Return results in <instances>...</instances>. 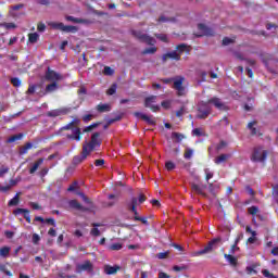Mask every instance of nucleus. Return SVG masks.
Wrapping results in <instances>:
<instances>
[{"instance_id": "obj_38", "label": "nucleus", "mask_w": 278, "mask_h": 278, "mask_svg": "<svg viewBox=\"0 0 278 278\" xmlns=\"http://www.w3.org/2000/svg\"><path fill=\"white\" fill-rule=\"evenodd\" d=\"M10 255V247H3L0 249V257H8Z\"/></svg>"}, {"instance_id": "obj_5", "label": "nucleus", "mask_w": 278, "mask_h": 278, "mask_svg": "<svg viewBox=\"0 0 278 278\" xmlns=\"http://www.w3.org/2000/svg\"><path fill=\"white\" fill-rule=\"evenodd\" d=\"M267 157H268V151L264 150V148L262 147H255L253 149L250 160L251 162H261L262 164H264Z\"/></svg>"}, {"instance_id": "obj_11", "label": "nucleus", "mask_w": 278, "mask_h": 278, "mask_svg": "<svg viewBox=\"0 0 278 278\" xmlns=\"http://www.w3.org/2000/svg\"><path fill=\"white\" fill-rule=\"evenodd\" d=\"M76 273H94V265L90 261H85L76 266Z\"/></svg>"}, {"instance_id": "obj_21", "label": "nucleus", "mask_w": 278, "mask_h": 278, "mask_svg": "<svg viewBox=\"0 0 278 278\" xmlns=\"http://www.w3.org/2000/svg\"><path fill=\"white\" fill-rule=\"evenodd\" d=\"M224 257L226 262H228V264H230V266H232L233 268L238 266V258L233 256V254H224Z\"/></svg>"}, {"instance_id": "obj_23", "label": "nucleus", "mask_w": 278, "mask_h": 278, "mask_svg": "<svg viewBox=\"0 0 278 278\" xmlns=\"http://www.w3.org/2000/svg\"><path fill=\"white\" fill-rule=\"evenodd\" d=\"M21 203V192H17L8 203L9 207H16Z\"/></svg>"}, {"instance_id": "obj_26", "label": "nucleus", "mask_w": 278, "mask_h": 278, "mask_svg": "<svg viewBox=\"0 0 278 278\" xmlns=\"http://www.w3.org/2000/svg\"><path fill=\"white\" fill-rule=\"evenodd\" d=\"M111 110H112V106H110V104L100 103L97 105V111L100 112L101 114H103V112H110Z\"/></svg>"}, {"instance_id": "obj_58", "label": "nucleus", "mask_w": 278, "mask_h": 278, "mask_svg": "<svg viewBox=\"0 0 278 278\" xmlns=\"http://www.w3.org/2000/svg\"><path fill=\"white\" fill-rule=\"evenodd\" d=\"M8 173H10V167L8 166H2L0 168V177H3V175H8Z\"/></svg>"}, {"instance_id": "obj_44", "label": "nucleus", "mask_w": 278, "mask_h": 278, "mask_svg": "<svg viewBox=\"0 0 278 278\" xmlns=\"http://www.w3.org/2000/svg\"><path fill=\"white\" fill-rule=\"evenodd\" d=\"M106 94L109 97H112V94H116V84H113L108 90H106Z\"/></svg>"}, {"instance_id": "obj_30", "label": "nucleus", "mask_w": 278, "mask_h": 278, "mask_svg": "<svg viewBox=\"0 0 278 278\" xmlns=\"http://www.w3.org/2000/svg\"><path fill=\"white\" fill-rule=\"evenodd\" d=\"M34 144L31 142H27L24 147L20 148V155H26V153L31 149Z\"/></svg>"}, {"instance_id": "obj_8", "label": "nucleus", "mask_w": 278, "mask_h": 278, "mask_svg": "<svg viewBox=\"0 0 278 278\" xmlns=\"http://www.w3.org/2000/svg\"><path fill=\"white\" fill-rule=\"evenodd\" d=\"M49 27L52 29H59V31H65V34H77V27L76 26H66L62 22H50Z\"/></svg>"}, {"instance_id": "obj_59", "label": "nucleus", "mask_w": 278, "mask_h": 278, "mask_svg": "<svg viewBox=\"0 0 278 278\" xmlns=\"http://www.w3.org/2000/svg\"><path fill=\"white\" fill-rule=\"evenodd\" d=\"M36 88H38V86H36V85H29V87H28L26 93H28V94H34V93L36 92Z\"/></svg>"}, {"instance_id": "obj_34", "label": "nucleus", "mask_w": 278, "mask_h": 278, "mask_svg": "<svg viewBox=\"0 0 278 278\" xmlns=\"http://www.w3.org/2000/svg\"><path fill=\"white\" fill-rule=\"evenodd\" d=\"M192 155H194V150L187 148L184 153L185 160H191Z\"/></svg>"}, {"instance_id": "obj_6", "label": "nucleus", "mask_w": 278, "mask_h": 278, "mask_svg": "<svg viewBox=\"0 0 278 278\" xmlns=\"http://www.w3.org/2000/svg\"><path fill=\"white\" fill-rule=\"evenodd\" d=\"M101 132H93L91 140L83 146V149H87L88 153H92L97 147H101Z\"/></svg>"}, {"instance_id": "obj_46", "label": "nucleus", "mask_w": 278, "mask_h": 278, "mask_svg": "<svg viewBox=\"0 0 278 278\" xmlns=\"http://www.w3.org/2000/svg\"><path fill=\"white\" fill-rule=\"evenodd\" d=\"M13 214H14V216H18V214H28V210L27 208H15L14 211H13Z\"/></svg>"}, {"instance_id": "obj_12", "label": "nucleus", "mask_w": 278, "mask_h": 278, "mask_svg": "<svg viewBox=\"0 0 278 278\" xmlns=\"http://www.w3.org/2000/svg\"><path fill=\"white\" fill-rule=\"evenodd\" d=\"M125 207L128 210V212H132L135 216H138V198L132 197L130 200L125 201Z\"/></svg>"}, {"instance_id": "obj_37", "label": "nucleus", "mask_w": 278, "mask_h": 278, "mask_svg": "<svg viewBox=\"0 0 278 278\" xmlns=\"http://www.w3.org/2000/svg\"><path fill=\"white\" fill-rule=\"evenodd\" d=\"M123 249V243H112L109 245V251H121Z\"/></svg>"}, {"instance_id": "obj_7", "label": "nucleus", "mask_w": 278, "mask_h": 278, "mask_svg": "<svg viewBox=\"0 0 278 278\" xmlns=\"http://www.w3.org/2000/svg\"><path fill=\"white\" fill-rule=\"evenodd\" d=\"M131 34L137 38V40H139V42H144L151 47H154L155 42H157L155 38L142 33L141 30H131Z\"/></svg>"}, {"instance_id": "obj_16", "label": "nucleus", "mask_w": 278, "mask_h": 278, "mask_svg": "<svg viewBox=\"0 0 278 278\" xmlns=\"http://www.w3.org/2000/svg\"><path fill=\"white\" fill-rule=\"evenodd\" d=\"M134 116H136L137 118H141L142 121H146L148 125H156V121L155 117H153V115L149 116L144 113L135 112Z\"/></svg>"}, {"instance_id": "obj_53", "label": "nucleus", "mask_w": 278, "mask_h": 278, "mask_svg": "<svg viewBox=\"0 0 278 278\" xmlns=\"http://www.w3.org/2000/svg\"><path fill=\"white\" fill-rule=\"evenodd\" d=\"M165 168L166 170H175V163H173L172 161H167L165 163Z\"/></svg>"}, {"instance_id": "obj_25", "label": "nucleus", "mask_w": 278, "mask_h": 278, "mask_svg": "<svg viewBox=\"0 0 278 278\" xmlns=\"http://www.w3.org/2000/svg\"><path fill=\"white\" fill-rule=\"evenodd\" d=\"M55 90H58V84L53 81L46 86V91L43 92V94H49V92H55Z\"/></svg>"}, {"instance_id": "obj_40", "label": "nucleus", "mask_w": 278, "mask_h": 278, "mask_svg": "<svg viewBox=\"0 0 278 278\" xmlns=\"http://www.w3.org/2000/svg\"><path fill=\"white\" fill-rule=\"evenodd\" d=\"M154 36L157 40H161V42H168V36L166 34H155Z\"/></svg>"}, {"instance_id": "obj_22", "label": "nucleus", "mask_w": 278, "mask_h": 278, "mask_svg": "<svg viewBox=\"0 0 278 278\" xmlns=\"http://www.w3.org/2000/svg\"><path fill=\"white\" fill-rule=\"evenodd\" d=\"M43 162H45V159H42V157L38 159V160L34 163V165L31 166V168L29 169V174H30V175H34V173H36V170H38V168H40V166H42Z\"/></svg>"}, {"instance_id": "obj_57", "label": "nucleus", "mask_w": 278, "mask_h": 278, "mask_svg": "<svg viewBox=\"0 0 278 278\" xmlns=\"http://www.w3.org/2000/svg\"><path fill=\"white\" fill-rule=\"evenodd\" d=\"M204 173H205V179L206 181H210V179H212L214 177V173L210 172L208 168L204 169Z\"/></svg>"}, {"instance_id": "obj_50", "label": "nucleus", "mask_w": 278, "mask_h": 278, "mask_svg": "<svg viewBox=\"0 0 278 278\" xmlns=\"http://www.w3.org/2000/svg\"><path fill=\"white\" fill-rule=\"evenodd\" d=\"M134 220L140 222L142 223V225H149V220L147 219V217L135 216Z\"/></svg>"}, {"instance_id": "obj_36", "label": "nucleus", "mask_w": 278, "mask_h": 278, "mask_svg": "<svg viewBox=\"0 0 278 278\" xmlns=\"http://www.w3.org/2000/svg\"><path fill=\"white\" fill-rule=\"evenodd\" d=\"M235 42H236V40L232 39V38H229V37H224L223 40H222L223 47H227L229 45H233Z\"/></svg>"}, {"instance_id": "obj_1", "label": "nucleus", "mask_w": 278, "mask_h": 278, "mask_svg": "<svg viewBox=\"0 0 278 278\" xmlns=\"http://www.w3.org/2000/svg\"><path fill=\"white\" fill-rule=\"evenodd\" d=\"M210 103L212 105H215L217 110H220L222 112H228L229 106L225 104L223 101H220V98L213 97L207 100V102H200L198 104V114L197 118H200L201 121H204L212 114V106H210Z\"/></svg>"}, {"instance_id": "obj_27", "label": "nucleus", "mask_w": 278, "mask_h": 278, "mask_svg": "<svg viewBox=\"0 0 278 278\" xmlns=\"http://www.w3.org/2000/svg\"><path fill=\"white\" fill-rule=\"evenodd\" d=\"M229 157H231V154H220L215 159V164H224Z\"/></svg>"}, {"instance_id": "obj_35", "label": "nucleus", "mask_w": 278, "mask_h": 278, "mask_svg": "<svg viewBox=\"0 0 278 278\" xmlns=\"http://www.w3.org/2000/svg\"><path fill=\"white\" fill-rule=\"evenodd\" d=\"M99 125H101V123H93V124L85 127L83 131H84V134H88V132L92 131V129H97V127Z\"/></svg>"}, {"instance_id": "obj_14", "label": "nucleus", "mask_w": 278, "mask_h": 278, "mask_svg": "<svg viewBox=\"0 0 278 278\" xmlns=\"http://www.w3.org/2000/svg\"><path fill=\"white\" fill-rule=\"evenodd\" d=\"M89 155H90V152H88V149L83 148L81 154L74 156L72 164L74 166H79V164H81Z\"/></svg>"}, {"instance_id": "obj_42", "label": "nucleus", "mask_w": 278, "mask_h": 278, "mask_svg": "<svg viewBox=\"0 0 278 278\" xmlns=\"http://www.w3.org/2000/svg\"><path fill=\"white\" fill-rule=\"evenodd\" d=\"M0 27H4L5 29H16V24L14 23H2Z\"/></svg>"}, {"instance_id": "obj_32", "label": "nucleus", "mask_w": 278, "mask_h": 278, "mask_svg": "<svg viewBox=\"0 0 278 278\" xmlns=\"http://www.w3.org/2000/svg\"><path fill=\"white\" fill-rule=\"evenodd\" d=\"M23 139V134H17L9 137L7 139L8 144H12V142H16V140H22Z\"/></svg>"}, {"instance_id": "obj_24", "label": "nucleus", "mask_w": 278, "mask_h": 278, "mask_svg": "<svg viewBox=\"0 0 278 278\" xmlns=\"http://www.w3.org/2000/svg\"><path fill=\"white\" fill-rule=\"evenodd\" d=\"M191 190L193 192H195V194H202V197H205V192H203V190H205V187H201L197 184H192L191 185Z\"/></svg>"}, {"instance_id": "obj_49", "label": "nucleus", "mask_w": 278, "mask_h": 278, "mask_svg": "<svg viewBox=\"0 0 278 278\" xmlns=\"http://www.w3.org/2000/svg\"><path fill=\"white\" fill-rule=\"evenodd\" d=\"M170 252L166 251V252H160L156 254L157 260H166V257H168Z\"/></svg>"}, {"instance_id": "obj_43", "label": "nucleus", "mask_w": 278, "mask_h": 278, "mask_svg": "<svg viewBox=\"0 0 278 278\" xmlns=\"http://www.w3.org/2000/svg\"><path fill=\"white\" fill-rule=\"evenodd\" d=\"M192 136H197L198 138H201V136H205V132L201 128H195L192 130Z\"/></svg>"}, {"instance_id": "obj_19", "label": "nucleus", "mask_w": 278, "mask_h": 278, "mask_svg": "<svg viewBox=\"0 0 278 278\" xmlns=\"http://www.w3.org/2000/svg\"><path fill=\"white\" fill-rule=\"evenodd\" d=\"M176 53L180 55L184 53H190V46L188 43H179L176 46Z\"/></svg>"}, {"instance_id": "obj_51", "label": "nucleus", "mask_w": 278, "mask_h": 278, "mask_svg": "<svg viewBox=\"0 0 278 278\" xmlns=\"http://www.w3.org/2000/svg\"><path fill=\"white\" fill-rule=\"evenodd\" d=\"M22 8H24V4H16V5L11 7V11H10L11 16H14V12L16 10H21Z\"/></svg>"}, {"instance_id": "obj_60", "label": "nucleus", "mask_w": 278, "mask_h": 278, "mask_svg": "<svg viewBox=\"0 0 278 278\" xmlns=\"http://www.w3.org/2000/svg\"><path fill=\"white\" fill-rule=\"evenodd\" d=\"M103 73L105 75L112 76V75H114V70H112V67H110V66H105Z\"/></svg>"}, {"instance_id": "obj_4", "label": "nucleus", "mask_w": 278, "mask_h": 278, "mask_svg": "<svg viewBox=\"0 0 278 278\" xmlns=\"http://www.w3.org/2000/svg\"><path fill=\"white\" fill-rule=\"evenodd\" d=\"M220 244H223V238L222 237H216L214 239H212L206 247H204L202 250H199L194 253V255L197 257H199V255H205L207 253H212V251H216V249H218V247H220Z\"/></svg>"}, {"instance_id": "obj_9", "label": "nucleus", "mask_w": 278, "mask_h": 278, "mask_svg": "<svg viewBox=\"0 0 278 278\" xmlns=\"http://www.w3.org/2000/svg\"><path fill=\"white\" fill-rule=\"evenodd\" d=\"M71 112H73L71 106H62L60 109L48 111L46 115L49 118H58V116H66V114H71Z\"/></svg>"}, {"instance_id": "obj_64", "label": "nucleus", "mask_w": 278, "mask_h": 278, "mask_svg": "<svg viewBox=\"0 0 278 278\" xmlns=\"http://www.w3.org/2000/svg\"><path fill=\"white\" fill-rule=\"evenodd\" d=\"M159 278H170V275L164 273V271H160L159 273Z\"/></svg>"}, {"instance_id": "obj_33", "label": "nucleus", "mask_w": 278, "mask_h": 278, "mask_svg": "<svg viewBox=\"0 0 278 278\" xmlns=\"http://www.w3.org/2000/svg\"><path fill=\"white\" fill-rule=\"evenodd\" d=\"M154 53H157V48H156V47L146 48V49L141 52V55H153Z\"/></svg>"}, {"instance_id": "obj_47", "label": "nucleus", "mask_w": 278, "mask_h": 278, "mask_svg": "<svg viewBox=\"0 0 278 278\" xmlns=\"http://www.w3.org/2000/svg\"><path fill=\"white\" fill-rule=\"evenodd\" d=\"M77 186H79V182L75 180L70 187L67 188V192H75L77 190Z\"/></svg>"}, {"instance_id": "obj_20", "label": "nucleus", "mask_w": 278, "mask_h": 278, "mask_svg": "<svg viewBox=\"0 0 278 278\" xmlns=\"http://www.w3.org/2000/svg\"><path fill=\"white\" fill-rule=\"evenodd\" d=\"M118 270H121V266H118V265H115V266L105 265L104 266L105 275H116V273H118Z\"/></svg>"}, {"instance_id": "obj_52", "label": "nucleus", "mask_w": 278, "mask_h": 278, "mask_svg": "<svg viewBox=\"0 0 278 278\" xmlns=\"http://www.w3.org/2000/svg\"><path fill=\"white\" fill-rule=\"evenodd\" d=\"M262 274L264 275V277H267V278H278V276L270 274V271L268 269H263Z\"/></svg>"}, {"instance_id": "obj_48", "label": "nucleus", "mask_w": 278, "mask_h": 278, "mask_svg": "<svg viewBox=\"0 0 278 278\" xmlns=\"http://www.w3.org/2000/svg\"><path fill=\"white\" fill-rule=\"evenodd\" d=\"M78 195L81 197L84 203H87V205H92V201H90L89 198L86 197V194H84L83 192H78Z\"/></svg>"}, {"instance_id": "obj_61", "label": "nucleus", "mask_w": 278, "mask_h": 278, "mask_svg": "<svg viewBox=\"0 0 278 278\" xmlns=\"http://www.w3.org/2000/svg\"><path fill=\"white\" fill-rule=\"evenodd\" d=\"M186 112V106H181L177 112H176V116L177 118H181V116H184V113Z\"/></svg>"}, {"instance_id": "obj_54", "label": "nucleus", "mask_w": 278, "mask_h": 278, "mask_svg": "<svg viewBox=\"0 0 278 278\" xmlns=\"http://www.w3.org/2000/svg\"><path fill=\"white\" fill-rule=\"evenodd\" d=\"M90 235L93 236L94 238H99V236H101V230H99V228H92L90 230Z\"/></svg>"}, {"instance_id": "obj_56", "label": "nucleus", "mask_w": 278, "mask_h": 278, "mask_svg": "<svg viewBox=\"0 0 278 278\" xmlns=\"http://www.w3.org/2000/svg\"><path fill=\"white\" fill-rule=\"evenodd\" d=\"M172 138H176L178 142H181V140H184V135H181L180 132H173Z\"/></svg>"}, {"instance_id": "obj_2", "label": "nucleus", "mask_w": 278, "mask_h": 278, "mask_svg": "<svg viewBox=\"0 0 278 278\" xmlns=\"http://www.w3.org/2000/svg\"><path fill=\"white\" fill-rule=\"evenodd\" d=\"M75 125H79V118H74L71 123L63 126L61 131H72V135H66L67 140L79 142L81 140V128L75 127Z\"/></svg>"}, {"instance_id": "obj_18", "label": "nucleus", "mask_w": 278, "mask_h": 278, "mask_svg": "<svg viewBox=\"0 0 278 278\" xmlns=\"http://www.w3.org/2000/svg\"><path fill=\"white\" fill-rule=\"evenodd\" d=\"M68 206L72 210H77L78 212H88V208L84 207V205H81L77 200H70Z\"/></svg>"}, {"instance_id": "obj_13", "label": "nucleus", "mask_w": 278, "mask_h": 278, "mask_svg": "<svg viewBox=\"0 0 278 278\" xmlns=\"http://www.w3.org/2000/svg\"><path fill=\"white\" fill-rule=\"evenodd\" d=\"M198 29L201 31V34H195L197 38H201L203 36H214V29L211 27H207L205 24H198Z\"/></svg>"}, {"instance_id": "obj_39", "label": "nucleus", "mask_w": 278, "mask_h": 278, "mask_svg": "<svg viewBox=\"0 0 278 278\" xmlns=\"http://www.w3.org/2000/svg\"><path fill=\"white\" fill-rule=\"evenodd\" d=\"M65 21H68L70 23H84V20L71 15L65 16Z\"/></svg>"}, {"instance_id": "obj_10", "label": "nucleus", "mask_w": 278, "mask_h": 278, "mask_svg": "<svg viewBox=\"0 0 278 278\" xmlns=\"http://www.w3.org/2000/svg\"><path fill=\"white\" fill-rule=\"evenodd\" d=\"M157 101V96H150L144 99V108H149L151 112H160V105L153 104Z\"/></svg>"}, {"instance_id": "obj_17", "label": "nucleus", "mask_w": 278, "mask_h": 278, "mask_svg": "<svg viewBox=\"0 0 278 278\" xmlns=\"http://www.w3.org/2000/svg\"><path fill=\"white\" fill-rule=\"evenodd\" d=\"M168 60H175L176 62H179L181 56L177 54L176 50H174L162 55V62H168Z\"/></svg>"}, {"instance_id": "obj_3", "label": "nucleus", "mask_w": 278, "mask_h": 278, "mask_svg": "<svg viewBox=\"0 0 278 278\" xmlns=\"http://www.w3.org/2000/svg\"><path fill=\"white\" fill-rule=\"evenodd\" d=\"M186 78L184 76H177L176 78H163V84H172L174 81L173 88L177 91L178 97L186 96V87H184V81Z\"/></svg>"}, {"instance_id": "obj_63", "label": "nucleus", "mask_w": 278, "mask_h": 278, "mask_svg": "<svg viewBox=\"0 0 278 278\" xmlns=\"http://www.w3.org/2000/svg\"><path fill=\"white\" fill-rule=\"evenodd\" d=\"M45 29H47V25H45V23H39L37 25V30L38 31H45Z\"/></svg>"}, {"instance_id": "obj_29", "label": "nucleus", "mask_w": 278, "mask_h": 278, "mask_svg": "<svg viewBox=\"0 0 278 278\" xmlns=\"http://www.w3.org/2000/svg\"><path fill=\"white\" fill-rule=\"evenodd\" d=\"M157 21L159 23H175L177 17H166L165 15H161Z\"/></svg>"}, {"instance_id": "obj_41", "label": "nucleus", "mask_w": 278, "mask_h": 278, "mask_svg": "<svg viewBox=\"0 0 278 278\" xmlns=\"http://www.w3.org/2000/svg\"><path fill=\"white\" fill-rule=\"evenodd\" d=\"M11 84L14 86V88H21L22 81L20 80L18 77H13L11 78Z\"/></svg>"}, {"instance_id": "obj_55", "label": "nucleus", "mask_w": 278, "mask_h": 278, "mask_svg": "<svg viewBox=\"0 0 278 278\" xmlns=\"http://www.w3.org/2000/svg\"><path fill=\"white\" fill-rule=\"evenodd\" d=\"M236 251H240V247H238V244H232L230 250H229V254L230 255H235L236 254Z\"/></svg>"}, {"instance_id": "obj_31", "label": "nucleus", "mask_w": 278, "mask_h": 278, "mask_svg": "<svg viewBox=\"0 0 278 278\" xmlns=\"http://www.w3.org/2000/svg\"><path fill=\"white\" fill-rule=\"evenodd\" d=\"M254 125H257V121H253L248 124V129L251 130V136H257V128L253 127Z\"/></svg>"}, {"instance_id": "obj_62", "label": "nucleus", "mask_w": 278, "mask_h": 278, "mask_svg": "<svg viewBox=\"0 0 278 278\" xmlns=\"http://www.w3.org/2000/svg\"><path fill=\"white\" fill-rule=\"evenodd\" d=\"M84 123H90L92 121V114H87L83 116Z\"/></svg>"}, {"instance_id": "obj_45", "label": "nucleus", "mask_w": 278, "mask_h": 278, "mask_svg": "<svg viewBox=\"0 0 278 278\" xmlns=\"http://www.w3.org/2000/svg\"><path fill=\"white\" fill-rule=\"evenodd\" d=\"M260 212V207L257 206H250L248 208V213L251 214V216H255Z\"/></svg>"}, {"instance_id": "obj_28", "label": "nucleus", "mask_w": 278, "mask_h": 278, "mask_svg": "<svg viewBox=\"0 0 278 278\" xmlns=\"http://www.w3.org/2000/svg\"><path fill=\"white\" fill-rule=\"evenodd\" d=\"M38 38H40V35H38V33L28 34V42H30V45H36V42H38Z\"/></svg>"}, {"instance_id": "obj_15", "label": "nucleus", "mask_w": 278, "mask_h": 278, "mask_svg": "<svg viewBox=\"0 0 278 278\" xmlns=\"http://www.w3.org/2000/svg\"><path fill=\"white\" fill-rule=\"evenodd\" d=\"M46 79L48 81H60V79H62V75L51 70V67H48V71L46 72Z\"/></svg>"}]
</instances>
